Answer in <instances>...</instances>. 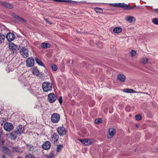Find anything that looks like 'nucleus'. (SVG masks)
Instances as JSON below:
<instances>
[{"mask_svg": "<svg viewBox=\"0 0 158 158\" xmlns=\"http://www.w3.org/2000/svg\"><path fill=\"white\" fill-rule=\"evenodd\" d=\"M42 88L44 91L47 92L52 89V84L48 82H44L42 84Z\"/></svg>", "mask_w": 158, "mask_h": 158, "instance_id": "f257e3e1", "label": "nucleus"}, {"mask_svg": "<svg viewBox=\"0 0 158 158\" xmlns=\"http://www.w3.org/2000/svg\"><path fill=\"white\" fill-rule=\"evenodd\" d=\"M27 148L33 154L36 153L38 152L39 150L36 147H34L32 145L27 144Z\"/></svg>", "mask_w": 158, "mask_h": 158, "instance_id": "f03ea898", "label": "nucleus"}, {"mask_svg": "<svg viewBox=\"0 0 158 158\" xmlns=\"http://www.w3.org/2000/svg\"><path fill=\"white\" fill-rule=\"evenodd\" d=\"M110 5L112 6L115 7H120L126 10L127 4L124 3H109Z\"/></svg>", "mask_w": 158, "mask_h": 158, "instance_id": "7ed1b4c3", "label": "nucleus"}, {"mask_svg": "<svg viewBox=\"0 0 158 158\" xmlns=\"http://www.w3.org/2000/svg\"><path fill=\"white\" fill-rule=\"evenodd\" d=\"M60 119V115L54 113L52 114L51 117V120L53 123H57Z\"/></svg>", "mask_w": 158, "mask_h": 158, "instance_id": "20e7f679", "label": "nucleus"}, {"mask_svg": "<svg viewBox=\"0 0 158 158\" xmlns=\"http://www.w3.org/2000/svg\"><path fill=\"white\" fill-rule=\"evenodd\" d=\"M54 2H73V4L75 5H77V3H86V1H81L80 2H78L76 1H72L71 0H53Z\"/></svg>", "mask_w": 158, "mask_h": 158, "instance_id": "39448f33", "label": "nucleus"}, {"mask_svg": "<svg viewBox=\"0 0 158 158\" xmlns=\"http://www.w3.org/2000/svg\"><path fill=\"white\" fill-rule=\"evenodd\" d=\"M57 131L58 133L60 136H63L65 135L66 133V130L65 128L63 127H58Z\"/></svg>", "mask_w": 158, "mask_h": 158, "instance_id": "423d86ee", "label": "nucleus"}, {"mask_svg": "<svg viewBox=\"0 0 158 158\" xmlns=\"http://www.w3.org/2000/svg\"><path fill=\"white\" fill-rule=\"evenodd\" d=\"M56 97L53 93H51L48 95V101L50 103L54 102L56 100Z\"/></svg>", "mask_w": 158, "mask_h": 158, "instance_id": "0eeeda50", "label": "nucleus"}, {"mask_svg": "<svg viewBox=\"0 0 158 158\" xmlns=\"http://www.w3.org/2000/svg\"><path fill=\"white\" fill-rule=\"evenodd\" d=\"M21 55L24 57L26 58L28 56V51L25 47L22 48L20 50Z\"/></svg>", "mask_w": 158, "mask_h": 158, "instance_id": "6e6552de", "label": "nucleus"}, {"mask_svg": "<svg viewBox=\"0 0 158 158\" xmlns=\"http://www.w3.org/2000/svg\"><path fill=\"white\" fill-rule=\"evenodd\" d=\"M13 127L12 124L9 123H5L4 126V129L8 131H10L12 130Z\"/></svg>", "mask_w": 158, "mask_h": 158, "instance_id": "1a4fd4ad", "label": "nucleus"}, {"mask_svg": "<svg viewBox=\"0 0 158 158\" xmlns=\"http://www.w3.org/2000/svg\"><path fill=\"white\" fill-rule=\"evenodd\" d=\"M26 62L27 66L28 67H31L34 65V60L33 58L29 57L27 59Z\"/></svg>", "mask_w": 158, "mask_h": 158, "instance_id": "9d476101", "label": "nucleus"}, {"mask_svg": "<svg viewBox=\"0 0 158 158\" xmlns=\"http://www.w3.org/2000/svg\"><path fill=\"white\" fill-rule=\"evenodd\" d=\"M15 35L14 34L11 32L8 33L6 36L7 40L9 42L13 40L15 38Z\"/></svg>", "mask_w": 158, "mask_h": 158, "instance_id": "9b49d317", "label": "nucleus"}, {"mask_svg": "<svg viewBox=\"0 0 158 158\" xmlns=\"http://www.w3.org/2000/svg\"><path fill=\"white\" fill-rule=\"evenodd\" d=\"M59 136L56 133H54L51 137V141L55 143L59 139Z\"/></svg>", "mask_w": 158, "mask_h": 158, "instance_id": "f8f14e48", "label": "nucleus"}, {"mask_svg": "<svg viewBox=\"0 0 158 158\" xmlns=\"http://www.w3.org/2000/svg\"><path fill=\"white\" fill-rule=\"evenodd\" d=\"M24 130V127L22 126H19L15 129V132L17 134H21L23 133Z\"/></svg>", "mask_w": 158, "mask_h": 158, "instance_id": "ddd939ff", "label": "nucleus"}, {"mask_svg": "<svg viewBox=\"0 0 158 158\" xmlns=\"http://www.w3.org/2000/svg\"><path fill=\"white\" fill-rule=\"evenodd\" d=\"M9 48L12 51L13 53H16L17 46L13 43H10L9 44Z\"/></svg>", "mask_w": 158, "mask_h": 158, "instance_id": "4468645a", "label": "nucleus"}, {"mask_svg": "<svg viewBox=\"0 0 158 158\" xmlns=\"http://www.w3.org/2000/svg\"><path fill=\"white\" fill-rule=\"evenodd\" d=\"M0 5L9 9H12L13 8V6L11 4L5 2H0Z\"/></svg>", "mask_w": 158, "mask_h": 158, "instance_id": "2eb2a0df", "label": "nucleus"}, {"mask_svg": "<svg viewBox=\"0 0 158 158\" xmlns=\"http://www.w3.org/2000/svg\"><path fill=\"white\" fill-rule=\"evenodd\" d=\"M51 147V143L48 141H46L42 145V147L44 149L48 150Z\"/></svg>", "mask_w": 158, "mask_h": 158, "instance_id": "dca6fc26", "label": "nucleus"}, {"mask_svg": "<svg viewBox=\"0 0 158 158\" xmlns=\"http://www.w3.org/2000/svg\"><path fill=\"white\" fill-rule=\"evenodd\" d=\"M115 130L113 128H110L109 129L108 134L107 137L108 138H111L114 135L115 132Z\"/></svg>", "mask_w": 158, "mask_h": 158, "instance_id": "f3484780", "label": "nucleus"}, {"mask_svg": "<svg viewBox=\"0 0 158 158\" xmlns=\"http://www.w3.org/2000/svg\"><path fill=\"white\" fill-rule=\"evenodd\" d=\"M126 79V76L123 74H119L117 76V79L122 82L125 81Z\"/></svg>", "mask_w": 158, "mask_h": 158, "instance_id": "a211bd4d", "label": "nucleus"}, {"mask_svg": "<svg viewBox=\"0 0 158 158\" xmlns=\"http://www.w3.org/2000/svg\"><path fill=\"white\" fill-rule=\"evenodd\" d=\"M3 152L8 156H10L11 155V152L6 147H3Z\"/></svg>", "mask_w": 158, "mask_h": 158, "instance_id": "6ab92c4d", "label": "nucleus"}, {"mask_svg": "<svg viewBox=\"0 0 158 158\" xmlns=\"http://www.w3.org/2000/svg\"><path fill=\"white\" fill-rule=\"evenodd\" d=\"M17 134L15 132H12L9 135V137L11 139L15 140L17 137Z\"/></svg>", "mask_w": 158, "mask_h": 158, "instance_id": "aec40b11", "label": "nucleus"}, {"mask_svg": "<svg viewBox=\"0 0 158 158\" xmlns=\"http://www.w3.org/2000/svg\"><path fill=\"white\" fill-rule=\"evenodd\" d=\"M12 152L13 153H21L22 151L21 150L20 148L18 147H13L12 149Z\"/></svg>", "mask_w": 158, "mask_h": 158, "instance_id": "412c9836", "label": "nucleus"}, {"mask_svg": "<svg viewBox=\"0 0 158 158\" xmlns=\"http://www.w3.org/2000/svg\"><path fill=\"white\" fill-rule=\"evenodd\" d=\"M122 29L120 27H117L114 28L113 30V32L116 33H119L122 31Z\"/></svg>", "mask_w": 158, "mask_h": 158, "instance_id": "4be33fe9", "label": "nucleus"}, {"mask_svg": "<svg viewBox=\"0 0 158 158\" xmlns=\"http://www.w3.org/2000/svg\"><path fill=\"white\" fill-rule=\"evenodd\" d=\"M92 142L93 140L91 139H85L84 141V145H89L92 144Z\"/></svg>", "mask_w": 158, "mask_h": 158, "instance_id": "5701e85b", "label": "nucleus"}, {"mask_svg": "<svg viewBox=\"0 0 158 158\" xmlns=\"http://www.w3.org/2000/svg\"><path fill=\"white\" fill-rule=\"evenodd\" d=\"M50 45L48 44L45 43H43L41 44V47L44 48H50Z\"/></svg>", "mask_w": 158, "mask_h": 158, "instance_id": "b1692460", "label": "nucleus"}, {"mask_svg": "<svg viewBox=\"0 0 158 158\" xmlns=\"http://www.w3.org/2000/svg\"><path fill=\"white\" fill-rule=\"evenodd\" d=\"M5 37L4 35L0 33V44L4 42L5 40Z\"/></svg>", "mask_w": 158, "mask_h": 158, "instance_id": "393cba45", "label": "nucleus"}, {"mask_svg": "<svg viewBox=\"0 0 158 158\" xmlns=\"http://www.w3.org/2000/svg\"><path fill=\"white\" fill-rule=\"evenodd\" d=\"M134 17L130 16L127 17L126 18V20L130 23H132L133 22Z\"/></svg>", "mask_w": 158, "mask_h": 158, "instance_id": "a878e982", "label": "nucleus"}, {"mask_svg": "<svg viewBox=\"0 0 158 158\" xmlns=\"http://www.w3.org/2000/svg\"><path fill=\"white\" fill-rule=\"evenodd\" d=\"M35 60L36 63L38 64L39 65L45 67L44 64L42 61H41L39 59L37 58H35Z\"/></svg>", "mask_w": 158, "mask_h": 158, "instance_id": "bb28decb", "label": "nucleus"}, {"mask_svg": "<svg viewBox=\"0 0 158 158\" xmlns=\"http://www.w3.org/2000/svg\"><path fill=\"white\" fill-rule=\"evenodd\" d=\"M148 60L147 58L146 57H143L142 58L140 61L141 63L145 64L148 62Z\"/></svg>", "mask_w": 158, "mask_h": 158, "instance_id": "cd10ccee", "label": "nucleus"}, {"mask_svg": "<svg viewBox=\"0 0 158 158\" xmlns=\"http://www.w3.org/2000/svg\"><path fill=\"white\" fill-rule=\"evenodd\" d=\"M32 73L34 75L38 76L39 74V72L38 69H34L33 70Z\"/></svg>", "mask_w": 158, "mask_h": 158, "instance_id": "c85d7f7f", "label": "nucleus"}, {"mask_svg": "<svg viewBox=\"0 0 158 158\" xmlns=\"http://www.w3.org/2000/svg\"><path fill=\"white\" fill-rule=\"evenodd\" d=\"M152 22L154 24L158 25V18H155L152 20Z\"/></svg>", "mask_w": 158, "mask_h": 158, "instance_id": "c756f323", "label": "nucleus"}, {"mask_svg": "<svg viewBox=\"0 0 158 158\" xmlns=\"http://www.w3.org/2000/svg\"><path fill=\"white\" fill-rule=\"evenodd\" d=\"M63 146L62 144H59L57 146V151L58 152L60 151L62 148H63Z\"/></svg>", "mask_w": 158, "mask_h": 158, "instance_id": "7c9ffc66", "label": "nucleus"}, {"mask_svg": "<svg viewBox=\"0 0 158 158\" xmlns=\"http://www.w3.org/2000/svg\"><path fill=\"white\" fill-rule=\"evenodd\" d=\"M95 10L97 13H102L103 11L102 10L101 8L99 7L95 8Z\"/></svg>", "mask_w": 158, "mask_h": 158, "instance_id": "2f4dec72", "label": "nucleus"}, {"mask_svg": "<svg viewBox=\"0 0 158 158\" xmlns=\"http://www.w3.org/2000/svg\"><path fill=\"white\" fill-rule=\"evenodd\" d=\"M54 155L53 152H52L50 154L47 155V158H52L54 157Z\"/></svg>", "mask_w": 158, "mask_h": 158, "instance_id": "473e14b6", "label": "nucleus"}, {"mask_svg": "<svg viewBox=\"0 0 158 158\" xmlns=\"http://www.w3.org/2000/svg\"><path fill=\"white\" fill-rule=\"evenodd\" d=\"M25 157V158H35L34 156L31 153L27 154Z\"/></svg>", "mask_w": 158, "mask_h": 158, "instance_id": "72a5a7b5", "label": "nucleus"}, {"mask_svg": "<svg viewBox=\"0 0 158 158\" xmlns=\"http://www.w3.org/2000/svg\"><path fill=\"white\" fill-rule=\"evenodd\" d=\"M131 54L132 57L135 56L136 52L135 51L132 50L131 52Z\"/></svg>", "mask_w": 158, "mask_h": 158, "instance_id": "f704fd0d", "label": "nucleus"}, {"mask_svg": "<svg viewBox=\"0 0 158 158\" xmlns=\"http://www.w3.org/2000/svg\"><path fill=\"white\" fill-rule=\"evenodd\" d=\"M51 68L54 71H56L57 69V66L54 64H52L51 65Z\"/></svg>", "mask_w": 158, "mask_h": 158, "instance_id": "c9c22d12", "label": "nucleus"}, {"mask_svg": "<svg viewBox=\"0 0 158 158\" xmlns=\"http://www.w3.org/2000/svg\"><path fill=\"white\" fill-rule=\"evenodd\" d=\"M124 91L127 93H134L135 91L132 89H126L124 90Z\"/></svg>", "mask_w": 158, "mask_h": 158, "instance_id": "e433bc0d", "label": "nucleus"}, {"mask_svg": "<svg viewBox=\"0 0 158 158\" xmlns=\"http://www.w3.org/2000/svg\"><path fill=\"white\" fill-rule=\"evenodd\" d=\"M102 119L101 118H98L96 119L94 121L95 123L99 124L102 122Z\"/></svg>", "mask_w": 158, "mask_h": 158, "instance_id": "4c0bfd02", "label": "nucleus"}, {"mask_svg": "<svg viewBox=\"0 0 158 158\" xmlns=\"http://www.w3.org/2000/svg\"><path fill=\"white\" fill-rule=\"evenodd\" d=\"M136 6H131L130 5H127V6L126 9L127 10H131L135 8V7H136Z\"/></svg>", "mask_w": 158, "mask_h": 158, "instance_id": "58836bf2", "label": "nucleus"}, {"mask_svg": "<svg viewBox=\"0 0 158 158\" xmlns=\"http://www.w3.org/2000/svg\"><path fill=\"white\" fill-rule=\"evenodd\" d=\"M12 15L13 16L15 19H17L19 20L20 19L21 17H19V16L15 15L14 13H13L12 14Z\"/></svg>", "mask_w": 158, "mask_h": 158, "instance_id": "ea45409f", "label": "nucleus"}, {"mask_svg": "<svg viewBox=\"0 0 158 158\" xmlns=\"http://www.w3.org/2000/svg\"><path fill=\"white\" fill-rule=\"evenodd\" d=\"M135 118L137 120H139L141 119V117L140 115L138 114L135 116Z\"/></svg>", "mask_w": 158, "mask_h": 158, "instance_id": "a19ab883", "label": "nucleus"}, {"mask_svg": "<svg viewBox=\"0 0 158 158\" xmlns=\"http://www.w3.org/2000/svg\"><path fill=\"white\" fill-rule=\"evenodd\" d=\"M99 48H102L103 46L102 43L101 42H99L97 44Z\"/></svg>", "mask_w": 158, "mask_h": 158, "instance_id": "79ce46f5", "label": "nucleus"}, {"mask_svg": "<svg viewBox=\"0 0 158 158\" xmlns=\"http://www.w3.org/2000/svg\"><path fill=\"white\" fill-rule=\"evenodd\" d=\"M44 20H45V22H46V23L48 24H52V23H51V22H50L48 20V19H44Z\"/></svg>", "mask_w": 158, "mask_h": 158, "instance_id": "37998d69", "label": "nucleus"}, {"mask_svg": "<svg viewBox=\"0 0 158 158\" xmlns=\"http://www.w3.org/2000/svg\"><path fill=\"white\" fill-rule=\"evenodd\" d=\"M59 102L60 104H61L62 103V97L60 96V97L59 98Z\"/></svg>", "mask_w": 158, "mask_h": 158, "instance_id": "c03bdc74", "label": "nucleus"}, {"mask_svg": "<svg viewBox=\"0 0 158 158\" xmlns=\"http://www.w3.org/2000/svg\"><path fill=\"white\" fill-rule=\"evenodd\" d=\"M78 140L80 141L83 144H84V141L85 139H78Z\"/></svg>", "mask_w": 158, "mask_h": 158, "instance_id": "a18cd8bd", "label": "nucleus"}, {"mask_svg": "<svg viewBox=\"0 0 158 158\" xmlns=\"http://www.w3.org/2000/svg\"><path fill=\"white\" fill-rule=\"evenodd\" d=\"M19 19V21H22L24 23H26V21L25 20L23 19V18H20Z\"/></svg>", "mask_w": 158, "mask_h": 158, "instance_id": "49530a36", "label": "nucleus"}, {"mask_svg": "<svg viewBox=\"0 0 158 158\" xmlns=\"http://www.w3.org/2000/svg\"><path fill=\"white\" fill-rule=\"evenodd\" d=\"M154 11L157 14H158V9H156L154 10Z\"/></svg>", "mask_w": 158, "mask_h": 158, "instance_id": "de8ad7c7", "label": "nucleus"}, {"mask_svg": "<svg viewBox=\"0 0 158 158\" xmlns=\"http://www.w3.org/2000/svg\"><path fill=\"white\" fill-rule=\"evenodd\" d=\"M0 158H7L4 155H1Z\"/></svg>", "mask_w": 158, "mask_h": 158, "instance_id": "09e8293b", "label": "nucleus"}, {"mask_svg": "<svg viewBox=\"0 0 158 158\" xmlns=\"http://www.w3.org/2000/svg\"><path fill=\"white\" fill-rule=\"evenodd\" d=\"M140 93H144V94H148L147 93H144V92H140Z\"/></svg>", "mask_w": 158, "mask_h": 158, "instance_id": "8fccbe9b", "label": "nucleus"}, {"mask_svg": "<svg viewBox=\"0 0 158 158\" xmlns=\"http://www.w3.org/2000/svg\"><path fill=\"white\" fill-rule=\"evenodd\" d=\"M133 28V27L132 28L130 27V28H128V29L130 30H131Z\"/></svg>", "mask_w": 158, "mask_h": 158, "instance_id": "3c124183", "label": "nucleus"}, {"mask_svg": "<svg viewBox=\"0 0 158 158\" xmlns=\"http://www.w3.org/2000/svg\"><path fill=\"white\" fill-rule=\"evenodd\" d=\"M17 158H23L21 156H18L17 157Z\"/></svg>", "mask_w": 158, "mask_h": 158, "instance_id": "603ef678", "label": "nucleus"}, {"mask_svg": "<svg viewBox=\"0 0 158 158\" xmlns=\"http://www.w3.org/2000/svg\"><path fill=\"white\" fill-rule=\"evenodd\" d=\"M136 127H139V125H136Z\"/></svg>", "mask_w": 158, "mask_h": 158, "instance_id": "864d4df0", "label": "nucleus"}, {"mask_svg": "<svg viewBox=\"0 0 158 158\" xmlns=\"http://www.w3.org/2000/svg\"><path fill=\"white\" fill-rule=\"evenodd\" d=\"M134 151H135V152H136V149H135L134 150Z\"/></svg>", "mask_w": 158, "mask_h": 158, "instance_id": "5fc2aeb1", "label": "nucleus"}]
</instances>
